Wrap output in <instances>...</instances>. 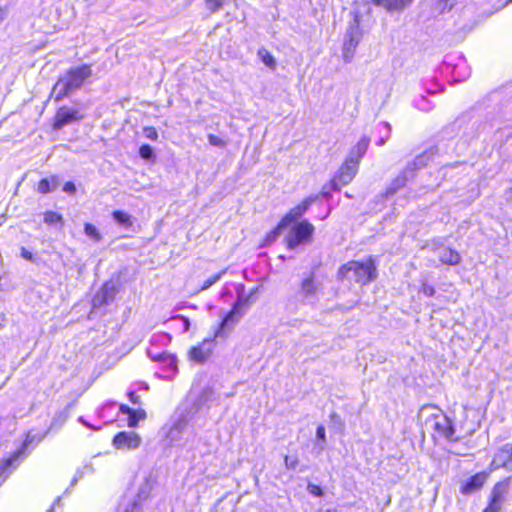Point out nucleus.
<instances>
[{"label":"nucleus","instance_id":"1","mask_svg":"<svg viewBox=\"0 0 512 512\" xmlns=\"http://www.w3.org/2000/svg\"><path fill=\"white\" fill-rule=\"evenodd\" d=\"M338 275L341 279L365 285L377 277V267L371 257L362 261H349L339 268Z\"/></svg>","mask_w":512,"mask_h":512},{"label":"nucleus","instance_id":"2","mask_svg":"<svg viewBox=\"0 0 512 512\" xmlns=\"http://www.w3.org/2000/svg\"><path fill=\"white\" fill-rule=\"evenodd\" d=\"M418 417L427 428L435 430L440 436L447 439L453 437L452 422L438 407L434 405L423 406Z\"/></svg>","mask_w":512,"mask_h":512},{"label":"nucleus","instance_id":"3","mask_svg":"<svg viewBox=\"0 0 512 512\" xmlns=\"http://www.w3.org/2000/svg\"><path fill=\"white\" fill-rule=\"evenodd\" d=\"M90 75L91 69L87 65L71 69L64 77L58 80L53 88L56 100L62 99L79 88Z\"/></svg>","mask_w":512,"mask_h":512},{"label":"nucleus","instance_id":"4","mask_svg":"<svg viewBox=\"0 0 512 512\" xmlns=\"http://www.w3.org/2000/svg\"><path fill=\"white\" fill-rule=\"evenodd\" d=\"M316 200V197H308L300 204L292 208L279 222L277 227L267 235V241H274L288 226L296 222Z\"/></svg>","mask_w":512,"mask_h":512},{"label":"nucleus","instance_id":"5","mask_svg":"<svg viewBox=\"0 0 512 512\" xmlns=\"http://www.w3.org/2000/svg\"><path fill=\"white\" fill-rule=\"evenodd\" d=\"M288 228L289 231L285 237V241L289 249H294L299 245L309 242L314 232V226L307 221L299 223L294 222L286 229Z\"/></svg>","mask_w":512,"mask_h":512},{"label":"nucleus","instance_id":"6","mask_svg":"<svg viewBox=\"0 0 512 512\" xmlns=\"http://www.w3.org/2000/svg\"><path fill=\"white\" fill-rule=\"evenodd\" d=\"M357 171L358 165L355 164L354 158L347 157L343 165L331 180V188L333 190H340L343 186L348 185L356 176Z\"/></svg>","mask_w":512,"mask_h":512},{"label":"nucleus","instance_id":"7","mask_svg":"<svg viewBox=\"0 0 512 512\" xmlns=\"http://www.w3.org/2000/svg\"><path fill=\"white\" fill-rule=\"evenodd\" d=\"M141 443V437L135 432H119L112 440L113 447L122 451L135 450L140 447Z\"/></svg>","mask_w":512,"mask_h":512},{"label":"nucleus","instance_id":"8","mask_svg":"<svg viewBox=\"0 0 512 512\" xmlns=\"http://www.w3.org/2000/svg\"><path fill=\"white\" fill-rule=\"evenodd\" d=\"M214 339L206 338L193 346L188 352V359L194 363H204L212 354Z\"/></svg>","mask_w":512,"mask_h":512},{"label":"nucleus","instance_id":"9","mask_svg":"<svg viewBox=\"0 0 512 512\" xmlns=\"http://www.w3.org/2000/svg\"><path fill=\"white\" fill-rule=\"evenodd\" d=\"M362 32L359 28V20L356 17L355 23L350 27L347 33V40L343 46V57L345 61H350L353 57L354 51L361 39Z\"/></svg>","mask_w":512,"mask_h":512},{"label":"nucleus","instance_id":"10","mask_svg":"<svg viewBox=\"0 0 512 512\" xmlns=\"http://www.w3.org/2000/svg\"><path fill=\"white\" fill-rule=\"evenodd\" d=\"M82 119L79 111L69 107H61L54 118V129H61L62 127L71 124L75 121Z\"/></svg>","mask_w":512,"mask_h":512},{"label":"nucleus","instance_id":"11","mask_svg":"<svg viewBox=\"0 0 512 512\" xmlns=\"http://www.w3.org/2000/svg\"><path fill=\"white\" fill-rule=\"evenodd\" d=\"M489 474L480 472L469 479L462 481L460 485V492L464 495H470L479 491L487 481Z\"/></svg>","mask_w":512,"mask_h":512},{"label":"nucleus","instance_id":"12","mask_svg":"<svg viewBox=\"0 0 512 512\" xmlns=\"http://www.w3.org/2000/svg\"><path fill=\"white\" fill-rule=\"evenodd\" d=\"M490 466L492 470H496L501 467H504L507 470H512V446L507 444L499 449L494 455Z\"/></svg>","mask_w":512,"mask_h":512},{"label":"nucleus","instance_id":"13","mask_svg":"<svg viewBox=\"0 0 512 512\" xmlns=\"http://www.w3.org/2000/svg\"><path fill=\"white\" fill-rule=\"evenodd\" d=\"M241 303L237 302L234 304L232 310L224 317L220 327L215 333V337L221 336L225 329H229L234 326L242 317Z\"/></svg>","mask_w":512,"mask_h":512},{"label":"nucleus","instance_id":"14","mask_svg":"<svg viewBox=\"0 0 512 512\" xmlns=\"http://www.w3.org/2000/svg\"><path fill=\"white\" fill-rule=\"evenodd\" d=\"M414 0H372L378 6H382L389 12L402 11L410 6Z\"/></svg>","mask_w":512,"mask_h":512},{"label":"nucleus","instance_id":"15","mask_svg":"<svg viewBox=\"0 0 512 512\" xmlns=\"http://www.w3.org/2000/svg\"><path fill=\"white\" fill-rule=\"evenodd\" d=\"M369 146V139L366 137L361 138L357 144L352 148L348 157H353L355 164L359 165V162L363 155L366 153Z\"/></svg>","mask_w":512,"mask_h":512},{"label":"nucleus","instance_id":"16","mask_svg":"<svg viewBox=\"0 0 512 512\" xmlns=\"http://www.w3.org/2000/svg\"><path fill=\"white\" fill-rule=\"evenodd\" d=\"M507 491H508L507 484L502 483V482L497 483L493 487V490L491 492L490 501L492 503H495V504L499 505L500 507H502L505 502V497H506Z\"/></svg>","mask_w":512,"mask_h":512},{"label":"nucleus","instance_id":"17","mask_svg":"<svg viewBox=\"0 0 512 512\" xmlns=\"http://www.w3.org/2000/svg\"><path fill=\"white\" fill-rule=\"evenodd\" d=\"M318 291V285L314 281L312 276L305 278L301 283L300 293L304 297H310L316 294Z\"/></svg>","mask_w":512,"mask_h":512},{"label":"nucleus","instance_id":"18","mask_svg":"<svg viewBox=\"0 0 512 512\" xmlns=\"http://www.w3.org/2000/svg\"><path fill=\"white\" fill-rule=\"evenodd\" d=\"M440 261L444 264L456 265L460 262V255L457 251L452 249H444L440 253Z\"/></svg>","mask_w":512,"mask_h":512},{"label":"nucleus","instance_id":"19","mask_svg":"<svg viewBox=\"0 0 512 512\" xmlns=\"http://www.w3.org/2000/svg\"><path fill=\"white\" fill-rule=\"evenodd\" d=\"M112 217L118 225L124 228H130L133 225L132 217L127 212L116 210L112 213Z\"/></svg>","mask_w":512,"mask_h":512},{"label":"nucleus","instance_id":"20","mask_svg":"<svg viewBox=\"0 0 512 512\" xmlns=\"http://www.w3.org/2000/svg\"><path fill=\"white\" fill-rule=\"evenodd\" d=\"M58 185L57 178L52 176L51 178L42 179L37 186V191L42 194L53 191Z\"/></svg>","mask_w":512,"mask_h":512},{"label":"nucleus","instance_id":"21","mask_svg":"<svg viewBox=\"0 0 512 512\" xmlns=\"http://www.w3.org/2000/svg\"><path fill=\"white\" fill-rule=\"evenodd\" d=\"M84 234L93 242H100L102 240L101 233L99 232L97 227L91 223H85Z\"/></svg>","mask_w":512,"mask_h":512},{"label":"nucleus","instance_id":"22","mask_svg":"<svg viewBox=\"0 0 512 512\" xmlns=\"http://www.w3.org/2000/svg\"><path fill=\"white\" fill-rule=\"evenodd\" d=\"M118 512H141L139 504L133 499H124Z\"/></svg>","mask_w":512,"mask_h":512},{"label":"nucleus","instance_id":"23","mask_svg":"<svg viewBox=\"0 0 512 512\" xmlns=\"http://www.w3.org/2000/svg\"><path fill=\"white\" fill-rule=\"evenodd\" d=\"M146 418V413L142 409L133 410L131 411L129 418H128V426L131 428H134L137 426L138 422L141 420H144Z\"/></svg>","mask_w":512,"mask_h":512},{"label":"nucleus","instance_id":"24","mask_svg":"<svg viewBox=\"0 0 512 512\" xmlns=\"http://www.w3.org/2000/svg\"><path fill=\"white\" fill-rule=\"evenodd\" d=\"M258 56L262 60V62L270 69L276 68L275 58L266 49H260L258 51Z\"/></svg>","mask_w":512,"mask_h":512},{"label":"nucleus","instance_id":"25","mask_svg":"<svg viewBox=\"0 0 512 512\" xmlns=\"http://www.w3.org/2000/svg\"><path fill=\"white\" fill-rule=\"evenodd\" d=\"M225 273H226V269L211 276L210 278H208L207 280L204 281L203 285L195 293H199L201 291H204V290L210 288L212 285H214L216 282H218L223 277V275H225Z\"/></svg>","mask_w":512,"mask_h":512},{"label":"nucleus","instance_id":"26","mask_svg":"<svg viewBox=\"0 0 512 512\" xmlns=\"http://www.w3.org/2000/svg\"><path fill=\"white\" fill-rule=\"evenodd\" d=\"M44 221L48 224H58L62 222V217L54 211H48L44 215Z\"/></svg>","mask_w":512,"mask_h":512},{"label":"nucleus","instance_id":"27","mask_svg":"<svg viewBox=\"0 0 512 512\" xmlns=\"http://www.w3.org/2000/svg\"><path fill=\"white\" fill-rule=\"evenodd\" d=\"M206 7L211 12H215L222 7V0H205Z\"/></svg>","mask_w":512,"mask_h":512},{"label":"nucleus","instance_id":"28","mask_svg":"<svg viewBox=\"0 0 512 512\" xmlns=\"http://www.w3.org/2000/svg\"><path fill=\"white\" fill-rule=\"evenodd\" d=\"M139 154L143 159H150L153 155V150L149 145H142L139 149Z\"/></svg>","mask_w":512,"mask_h":512},{"label":"nucleus","instance_id":"29","mask_svg":"<svg viewBox=\"0 0 512 512\" xmlns=\"http://www.w3.org/2000/svg\"><path fill=\"white\" fill-rule=\"evenodd\" d=\"M143 134L150 140H156L158 138V132L154 127H145L143 129Z\"/></svg>","mask_w":512,"mask_h":512},{"label":"nucleus","instance_id":"30","mask_svg":"<svg viewBox=\"0 0 512 512\" xmlns=\"http://www.w3.org/2000/svg\"><path fill=\"white\" fill-rule=\"evenodd\" d=\"M208 141H209L210 145H212V146H217V147L225 146V142L221 138H219L218 136L213 135V134L208 135Z\"/></svg>","mask_w":512,"mask_h":512},{"label":"nucleus","instance_id":"31","mask_svg":"<svg viewBox=\"0 0 512 512\" xmlns=\"http://www.w3.org/2000/svg\"><path fill=\"white\" fill-rule=\"evenodd\" d=\"M421 293H423L427 297H431L435 294V289L433 286L424 283L421 288Z\"/></svg>","mask_w":512,"mask_h":512},{"label":"nucleus","instance_id":"32","mask_svg":"<svg viewBox=\"0 0 512 512\" xmlns=\"http://www.w3.org/2000/svg\"><path fill=\"white\" fill-rule=\"evenodd\" d=\"M501 509L502 507L490 501L488 507H486L483 512H500Z\"/></svg>","mask_w":512,"mask_h":512},{"label":"nucleus","instance_id":"33","mask_svg":"<svg viewBox=\"0 0 512 512\" xmlns=\"http://www.w3.org/2000/svg\"><path fill=\"white\" fill-rule=\"evenodd\" d=\"M63 191L69 194H73L76 191V187L72 182H66L63 186Z\"/></svg>","mask_w":512,"mask_h":512},{"label":"nucleus","instance_id":"34","mask_svg":"<svg viewBox=\"0 0 512 512\" xmlns=\"http://www.w3.org/2000/svg\"><path fill=\"white\" fill-rule=\"evenodd\" d=\"M296 465V459H290L288 456L285 457V466L287 469H295Z\"/></svg>","mask_w":512,"mask_h":512},{"label":"nucleus","instance_id":"35","mask_svg":"<svg viewBox=\"0 0 512 512\" xmlns=\"http://www.w3.org/2000/svg\"><path fill=\"white\" fill-rule=\"evenodd\" d=\"M317 438L321 441H325V428L323 426H319L316 431Z\"/></svg>","mask_w":512,"mask_h":512},{"label":"nucleus","instance_id":"36","mask_svg":"<svg viewBox=\"0 0 512 512\" xmlns=\"http://www.w3.org/2000/svg\"><path fill=\"white\" fill-rule=\"evenodd\" d=\"M20 455V452H16L11 458L5 460L4 464H5V467H8L10 465H12L13 461H15Z\"/></svg>","mask_w":512,"mask_h":512},{"label":"nucleus","instance_id":"37","mask_svg":"<svg viewBox=\"0 0 512 512\" xmlns=\"http://www.w3.org/2000/svg\"><path fill=\"white\" fill-rule=\"evenodd\" d=\"M310 492L315 495V496H320L322 494V490L320 487L318 486H311L310 487Z\"/></svg>","mask_w":512,"mask_h":512},{"label":"nucleus","instance_id":"38","mask_svg":"<svg viewBox=\"0 0 512 512\" xmlns=\"http://www.w3.org/2000/svg\"><path fill=\"white\" fill-rule=\"evenodd\" d=\"M21 256L25 259L31 260L32 259V253L25 248H22Z\"/></svg>","mask_w":512,"mask_h":512},{"label":"nucleus","instance_id":"39","mask_svg":"<svg viewBox=\"0 0 512 512\" xmlns=\"http://www.w3.org/2000/svg\"><path fill=\"white\" fill-rule=\"evenodd\" d=\"M129 399L133 404H138L140 402L139 397L136 396L134 392L129 393Z\"/></svg>","mask_w":512,"mask_h":512},{"label":"nucleus","instance_id":"40","mask_svg":"<svg viewBox=\"0 0 512 512\" xmlns=\"http://www.w3.org/2000/svg\"><path fill=\"white\" fill-rule=\"evenodd\" d=\"M120 411L123 413V414H127L128 416L130 415L132 409L129 408L128 406L126 405H120Z\"/></svg>","mask_w":512,"mask_h":512},{"label":"nucleus","instance_id":"41","mask_svg":"<svg viewBox=\"0 0 512 512\" xmlns=\"http://www.w3.org/2000/svg\"><path fill=\"white\" fill-rule=\"evenodd\" d=\"M181 320L183 321V324H184V330L188 331L189 326H190L189 320L187 318H185V317H181Z\"/></svg>","mask_w":512,"mask_h":512},{"label":"nucleus","instance_id":"42","mask_svg":"<svg viewBox=\"0 0 512 512\" xmlns=\"http://www.w3.org/2000/svg\"><path fill=\"white\" fill-rule=\"evenodd\" d=\"M6 17V11L0 7V23L5 19Z\"/></svg>","mask_w":512,"mask_h":512},{"label":"nucleus","instance_id":"43","mask_svg":"<svg viewBox=\"0 0 512 512\" xmlns=\"http://www.w3.org/2000/svg\"><path fill=\"white\" fill-rule=\"evenodd\" d=\"M108 288H109V285H108V284H105V285H104V287H103V289H102V292H103V293H106V292H107V290H108Z\"/></svg>","mask_w":512,"mask_h":512},{"label":"nucleus","instance_id":"44","mask_svg":"<svg viewBox=\"0 0 512 512\" xmlns=\"http://www.w3.org/2000/svg\"><path fill=\"white\" fill-rule=\"evenodd\" d=\"M511 2H512V0H508V1H507V3H511Z\"/></svg>","mask_w":512,"mask_h":512}]
</instances>
